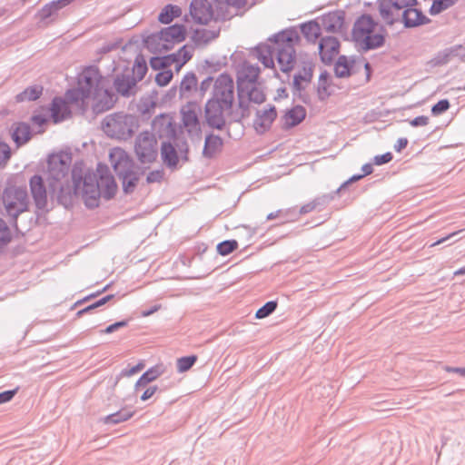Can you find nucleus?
Here are the masks:
<instances>
[{
	"mask_svg": "<svg viewBox=\"0 0 465 465\" xmlns=\"http://www.w3.org/2000/svg\"><path fill=\"white\" fill-rule=\"evenodd\" d=\"M109 82L103 77L98 69L87 67L78 76L77 88L69 90L66 98L70 101L91 100L97 112L108 110L113 105V95L108 91Z\"/></svg>",
	"mask_w": 465,
	"mask_h": 465,
	"instance_id": "nucleus-1",
	"label": "nucleus"
},
{
	"mask_svg": "<svg viewBox=\"0 0 465 465\" xmlns=\"http://www.w3.org/2000/svg\"><path fill=\"white\" fill-rule=\"evenodd\" d=\"M118 191V185L107 166L99 164L94 173H88L83 182L75 184V193L80 194L89 208L98 206L100 197L113 198Z\"/></svg>",
	"mask_w": 465,
	"mask_h": 465,
	"instance_id": "nucleus-2",
	"label": "nucleus"
},
{
	"mask_svg": "<svg viewBox=\"0 0 465 465\" xmlns=\"http://www.w3.org/2000/svg\"><path fill=\"white\" fill-rule=\"evenodd\" d=\"M352 37L362 49H373L383 45L384 30L370 15H362L354 24Z\"/></svg>",
	"mask_w": 465,
	"mask_h": 465,
	"instance_id": "nucleus-3",
	"label": "nucleus"
},
{
	"mask_svg": "<svg viewBox=\"0 0 465 465\" xmlns=\"http://www.w3.org/2000/svg\"><path fill=\"white\" fill-rule=\"evenodd\" d=\"M186 38V29L183 25H173L151 34L144 38L145 47L153 54H161L173 49Z\"/></svg>",
	"mask_w": 465,
	"mask_h": 465,
	"instance_id": "nucleus-4",
	"label": "nucleus"
},
{
	"mask_svg": "<svg viewBox=\"0 0 465 465\" xmlns=\"http://www.w3.org/2000/svg\"><path fill=\"white\" fill-rule=\"evenodd\" d=\"M1 201L6 214L14 219L29 211L30 198L24 185L7 183L2 192Z\"/></svg>",
	"mask_w": 465,
	"mask_h": 465,
	"instance_id": "nucleus-5",
	"label": "nucleus"
},
{
	"mask_svg": "<svg viewBox=\"0 0 465 465\" xmlns=\"http://www.w3.org/2000/svg\"><path fill=\"white\" fill-rule=\"evenodd\" d=\"M299 39L297 32L293 30L282 31L270 38V41L275 45L277 60L282 72L287 73L293 68L295 63L294 46L298 44Z\"/></svg>",
	"mask_w": 465,
	"mask_h": 465,
	"instance_id": "nucleus-6",
	"label": "nucleus"
},
{
	"mask_svg": "<svg viewBox=\"0 0 465 465\" xmlns=\"http://www.w3.org/2000/svg\"><path fill=\"white\" fill-rule=\"evenodd\" d=\"M138 127L134 116L114 114L106 116L102 123L103 131L111 138L127 140L131 138Z\"/></svg>",
	"mask_w": 465,
	"mask_h": 465,
	"instance_id": "nucleus-7",
	"label": "nucleus"
},
{
	"mask_svg": "<svg viewBox=\"0 0 465 465\" xmlns=\"http://www.w3.org/2000/svg\"><path fill=\"white\" fill-rule=\"evenodd\" d=\"M70 165L71 157L68 153H54L49 157L46 181L50 191L64 193V183L67 180Z\"/></svg>",
	"mask_w": 465,
	"mask_h": 465,
	"instance_id": "nucleus-8",
	"label": "nucleus"
},
{
	"mask_svg": "<svg viewBox=\"0 0 465 465\" xmlns=\"http://www.w3.org/2000/svg\"><path fill=\"white\" fill-rule=\"evenodd\" d=\"M134 153L143 164L153 163L158 156V142L153 134L144 132L137 137Z\"/></svg>",
	"mask_w": 465,
	"mask_h": 465,
	"instance_id": "nucleus-9",
	"label": "nucleus"
},
{
	"mask_svg": "<svg viewBox=\"0 0 465 465\" xmlns=\"http://www.w3.org/2000/svg\"><path fill=\"white\" fill-rule=\"evenodd\" d=\"M109 162L118 177L135 168L133 158L120 147L111 149Z\"/></svg>",
	"mask_w": 465,
	"mask_h": 465,
	"instance_id": "nucleus-10",
	"label": "nucleus"
},
{
	"mask_svg": "<svg viewBox=\"0 0 465 465\" xmlns=\"http://www.w3.org/2000/svg\"><path fill=\"white\" fill-rule=\"evenodd\" d=\"M233 81L228 74H221L214 83L212 99L223 102L225 107H232L233 103Z\"/></svg>",
	"mask_w": 465,
	"mask_h": 465,
	"instance_id": "nucleus-11",
	"label": "nucleus"
},
{
	"mask_svg": "<svg viewBox=\"0 0 465 465\" xmlns=\"http://www.w3.org/2000/svg\"><path fill=\"white\" fill-rule=\"evenodd\" d=\"M232 107H225L223 102L211 99L206 104L205 114L208 124L217 129L224 125V115L231 112Z\"/></svg>",
	"mask_w": 465,
	"mask_h": 465,
	"instance_id": "nucleus-12",
	"label": "nucleus"
},
{
	"mask_svg": "<svg viewBox=\"0 0 465 465\" xmlns=\"http://www.w3.org/2000/svg\"><path fill=\"white\" fill-rule=\"evenodd\" d=\"M260 69L251 60L244 61L237 70L238 90H247L252 84L259 83Z\"/></svg>",
	"mask_w": 465,
	"mask_h": 465,
	"instance_id": "nucleus-13",
	"label": "nucleus"
},
{
	"mask_svg": "<svg viewBox=\"0 0 465 465\" xmlns=\"http://www.w3.org/2000/svg\"><path fill=\"white\" fill-rule=\"evenodd\" d=\"M31 195L35 207L40 211H45L48 203V192L45 181L40 175H34L29 180Z\"/></svg>",
	"mask_w": 465,
	"mask_h": 465,
	"instance_id": "nucleus-14",
	"label": "nucleus"
},
{
	"mask_svg": "<svg viewBox=\"0 0 465 465\" xmlns=\"http://www.w3.org/2000/svg\"><path fill=\"white\" fill-rule=\"evenodd\" d=\"M277 117L274 106H269L258 110L253 120V128L258 134H264L272 127Z\"/></svg>",
	"mask_w": 465,
	"mask_h": 465,
	"instance_id": "nucleus-15",
	"label": "nucleus"
},
{
	"mask_svg": "<svg viewBox=\"0 0 465 465\" xmlns=\"http://www.w3.org/2000/svg\"><path fill=\"white\" fill-rule=\"evenodd\" d=\"M188 149L180 150L178 154L175 148L170 143H163L161 146V156L163 163L170 168H176L180 161H187Z\"/></svg>",
	"mask_w": 465,
	"mask_h": 465,
	"instance_id": "nucleus-16",
	"label": "nucleus"
},
{
	"mask_svg": "<svg viewBox=\"0 0 465 465\" xmlns=\"http://www.w3.org/2000/svg\"><path fill=\"white\" fill-rule=\"evenodd\" d=\"M190 14L193 19L200 24H208L213 17V7L208 0H193Z\"/></svg>",
	"mask_w": 465,
	"mask_h": 465,
	"instance_id": "nucleus-17",
	"label": "nucleus"
},
{
	"mask_svg": "<svg viewBox=\"0 0 465 465\" xmlns=\"http://www.w3.org/2000/svg\"><path fill=\"white\" fill-rule=\"evenodd\" d=\"M313 75V64L311 62H303L293 77V88L296 91L306 89L312 82Z\"/></svg>",
	"mask_w": 465,
	"mask_h": 465,
	"instance_id": "nucleus-18",
	"label": "nucleus"
},
{
	"mask_svg": "<svg viewBox=\"0 0 465 465\" xmlns=\"http://www.w3.org/2000/svg\"><path fill=\"white\" fill-rule=\"evenodd\" d=\"M198 105L195 103H188L181 109L182 122L188 132L199 130Z\"/></svg>",
	"mask_w": 465,
	"mask_h": 465,
	"instance_id": "nucleus-19",
	"label": "nucleus"
},
{
	"mask_svg": "<svg viewBox=\"0 0 465 465\" xmlns=\"http://www.w3.org/2000/svg\"><path fill=\"white\" fill-rule=\"evenodd\" d=\"M248 59L252 63L255 60L261 62L265 68H273L274 66L272 48L266 44H261L252 49L249 54Z\"/></svg>",
	"mask_w": 465,
	"mask_h": 465,
	"instance_id": "nucleus-20",
	"label": "nucleus"
},
{
	"mask_svg": "<svg viewBox=\"0 0 465 465\" xmlns=\"http://www.w3.org/2000/svg\"><path fill=\"white\" fill-rule=\"evenodd\" d=\"M340 43L335 37H324L319 45L322 62L331 63L339 54Z\"/></svg>",
	"mask_w": 465,
	"mask_h": 465,
	"instance_id": "nucleus-21",
	"label": "nucleus"
},
{
	"mask_svg": "<svg viewBox=\"0 0 465 465\" xmlns=\"http://www.w3.org/2000/svg\"><path fill=\"white\" fill-rule=\"evenodd\" d=\"M306 116L305 109L301 105H296L285 112L282 117V124L284 129L292 128L301 124Z\"/></svg>",
	"mask_w": 465,
	"mask_h": 465,
	"instance_id": "nucleus-22",
	"label": "nucleus"
},
{
	"mask_svg": "<svg viewBox=\"0 0 465 465\" xmlns=\"http://www.w3.org/2000/svg\"><path fill=\"white\" fill-rule=\"evenodd\" d=\"M65 97V100L62 98H54L51 105L52 119L54 124H57L70 115V109L68 106L69 103H74Z\"/></svg>",
	"mask_w": 465,
	"mask_h": 465,
	"instance_id": "nucleus-23",
	"label": "nucleus"
},
{
	"mask_svg": "<svg viewBox=\"0 0 465 465\" xmlns=\"http://www.w3.org/2000/svg\"><path fill=\"white\" fill-rule=\"evenodd\" d=\"M402 18L407 27H415L430 22V19L421 11L411 7L403 12Z\"/></svg>",
	"mask_w": 465,
	"mask_h": 465,
	"instance_id": "nucleus-24",
	"label": "nucleus"
},
{
	"mask_svg": "<svg viewBox=\"0 0 465 465\" xmlns=\"http://www.w3.org/2000/svg\"><path fill=\"white\" fill-rule=\"evenodd\" d=\"M119 179L122 182L123 191L125 193H132L134 191V189L136 188V186L139 183L140 177H139L137 169L135 167L133 170L127 172L126 173L121 175L119 177Z\"/></svg>",
	"mask_w": 465,
	"mask_h": 465,
	"instance_id": "nucleus-25",
	"label": "nucleus"
},
{
	"mask_svg": "<svg viewBox=\"0 0 465 465\" xmlns=\"http://www.w3.org/2000/svg\"><path fill=\"white\" fill-rule=\"evenodd\" d=\"M223 140L216 135H209L205 139L203 155L206 157H213L219 153L222 152L223 149Z\"/></svg>",
	"mask_w": 465,
	"mask_h": 465,
	"instance_id": "nucleus-26",
	"label": "nucleus"
},
{
	"mask_svg": "<svg viewBox=\"0 0 465 465\" xmlns=\"http://www.w3.org/2000/svg\"><path fill=\"white\" fill-rule=\"evenodd\" d=\"M12 137L18 146L27 143L31 138L29 125L24 123L16 124L14 127Z\"/></svg>",
	"mask_w": 465,
	"mask_h": 465,
	"instance_id": "nucleus-27",
	"label": "nucleus"
},
{
	"mask_svg": "<svg viewBox=\"0 0 465 465\" xmlns=\"http://www.w3.org/2000/svg\"><path fill=\"white\" fill-rule=\"evenodd\" d=\"M43 90L40 84L28 86L15 96V101L18 103L35 101L42 95Z\"/></svg>",
	"mask_w": 465,
	"mask_h": 465,
	"instance_id": "nucleus-28",
	"label": "nucleus"
},
{
	"mask_svg": "<svg viewBox=\"0 0 465 465\" xmlns=\"http://www.w3.org/2000/svg\"><path fill=\"white\" fill-rule=\"evenodd\" d=\"M242 95H245L250 101L262 104L265 101V94L261 86L260 83L252 84L247 90H239Z\"/></svg>",
	"mask_w": 465,
	"mask_h": 465,
	"instance_id": "nucleus-29",
	"label": "nucleus"
},
{
	"mask_svg": "<svg viewBox=\"0 0 465 465\" xmlns=\"http://www.w3.org/2000/svg\"><path fill=\"white\" fill-rule=\"evenodd\" d=\"M193 56V50L187 45H183L178 50L177 53L171 54L173 64H176V71L179 72L181 68L189 61Z\"/></svg>",
	"mask_w": 465,
	"mask_h": 465,
	"instance_id": "nucleus-30",
	"label": "nucleus"
},
{
	"mask_svg": "<svg viewBox=\"0 0 465 465\" xmlns=\"http://www.w3.org/2000/svg\"><path fill=\"white\" fill-rule=\"evenodd\" d=\"M181 14L182 10L179 6L168 5L162 10L158 19L162 24H170L174 18L179 17Z\"/></svg>",
	"mask_w": 465,
	"mask_h": 465,
	"instance_id": "nucleus-31",
	"label": "nucleus"
},
{
	"mask_svg": "<svg viewBox=\"0 0 465 465\" xmlns=\"http://www.w3.org/2000/svg\"><path fill=\"white\" fill-rule=\"evenodd\" d=\"M134 411L127 409H122L114 413L107 415L104 419L105 424H118L128 420L134 416Z\"/></svg>",
	"mask_w": 465,
	"mask_h": 465,
	"instance_id": "nucleus-32",
	"label": "nucleus"
},
{
	"mask_svg": "<svg viewBox=\"0 0 465 465\" xmlns=\"http://www.w3.org/2000/svg\"><path fill=\"white\" fill-rule=\"evenodd\" d=\"M392 6H395L392 3H382L380 5L381 15L389 25H392L400 17V12L396 13L393 8H391Z\"/></svg>",
	"mask_w": 465,
	"mask_h": 465,
	"instance_id": "nucleus-33",
	"label": "nucleus"
},
{
	"mask_svg": "<svg viewBox=\"0 0 465 465\" xmlns=\"http://www.w3.org/2000/svg\"><path fill=\"white\" fill-rule=\"evenodd\" d=\"M161 374L162 371L159 370V367L150 368L138 379L135 388L146 386L149 382L156 380Z\"/></svg>",
	"mask_w": 465,
	"mask_h": 465,
	"instance_id": "nucleus-34",
	"label": "nucleus"
},
{
	"mask_svg": "<svg viewBox=\"0 0 465 465\" xmlns=\"http://www.w3.org/2000/svg\"><path fill=\"white\" fill-rule=\"evenodd\" d=\"M353 62L345 56H341L335 64V74L339 77L350 75Z\"/></svg>",
	"mask_w": 465,
	"mask_h": 465,
	"instance_id": "nucleus-35",
	"label": "nucleus"
},
{
	"mask_svg": "<svg viewBox=\"0 0 465 465\" xmlns=\"http://www.w3.org/2000/svg\"><path fill=\"white\" fill-rule=\"evenodd\" d=\"M303 35L309 41H315L321 35V28L316 22H309L302 26Z\"/></svg>",
	"mask_w": 465,
	"mask_h": 465,
	"instance_id": "nucleus-36",
	"label": "nucleus"
},
{
	"mask_svg": "<svg viewBox=\"0 0 465 465\" xmlns=\"http://www.w3.org/2000/svg\"><path fill=\"white\" fill-rule=\"evenodd\" d=\"M217 36L215 31L207 30L205 28L196 29L193 35V40L196 44H206Z\"/></svg>",
	"mask_w": 465,
	"mask_h": 465,
	"instance_id": "nucleus-37",
	"label": "nucleus"
},
{
	"mask_svg": "<svg viewBox=\"0 0 465 465\" xmlns=\"http://www.w3.org/2000/svg\"><path fill=\"white\" fill-rule=\"evenodd\" d=\"M147 73V64L143 55H138L135 58L133 75L134 79L142 80Z\"/></svg>",
	"mask_w": 465,
	"mask_h": 465,
	"instance_id": "nucleus-38",
	"label": "nucleus"
},
{
	"mask_svg": "<svg viewBox=\"0 0 465 465\" xmlns=\"http://www.w3.org/2000/svg\"><path fill=\"white\" fill-rule=\"evenodd\" d=\"M457 2L458 0H434L430 8V14L432 15H439L453 6Z\"/></svg>",
	"mask_w": 465,
	"mask_h": 465,
	"instance_id": "nucleus-39",
	"label": "nucleus"
},
{
	"mask_svg": "<svg viewBox=\"0 0 465 465\" xmlns=\"http://www.w3.org/2000/svg\"><path fill=\"white\" fill-rule=\"evenodd\" d=\"M197 85V78L193 74H187L184 75L183 79L180 84V94L181 96L184 95L186 93H190L192 90L195 89Z\"/></svg>",
	"mask_w": 465,
	"mask_h": 465,
	"instance_id": "nucleus-40",
	"label": "nucleus"
},
{
	"mask_svg": "<svg viewBox=\"0 0 465 465\" xmlns=\"http://www.w3.org/2000/svg\"><path fill=\"white\" fill-rule=\"evenodd\" d=\"M197 356L196 355H191V356H184L181 357L177 360V371L179 372H185L189 371L193 365L196 362Z\"/></svg>",
	"mask_w": 465,
	"mask_h": 465,
	"instance_id": "nucleus-41",
	"label": "nucleus"
},
{
	"mask_svg": "<svg viewBox=\"0 0 465 465\" xmlns=\"http://www.w3.org/2000/svg\"><path fill=\"white\" fill-rule=\"evenodd\" d=\"M238 248V242L235 240H228L220 242L217 245V252L219 254L225 256L232 253Z\"/></svg>",
	"mask_w": 465,
	"mask_h": 465,
	"instance_id": "nucleus-42",
	"label": "nucleus"
},
{
	"mask_svg": "<svg viewBox=\"0 0 465 465\" xmlns=\"http://www.w3.org/2000/svg\"><path fill=\"white\" fill-rule=\"evenodd\" d=\"M12 240V232L7 223L0 218V246L5 245Z\"/></svg>",
	"mask_w": 465,
	"mask_h": 465,
	"instance_id": "nucleus-43",
	"label": "nucleus"
},
{
	"mask_svg": "<svg viewBox=\"0 0 465 465\" xmlns=\"http://www.w3.org/2000/svg\"><path fill=\"white\" fill-rule=\"evenodd\" d=\"M151 67L154 70H160L173 64L171 54L163 57H153L150 60Z\"/></svg>",
	"mask_w": 465,
	"mask_h": 465,
	"instance_id": "nucleus-44",
	"label": "nucleus"
},
{
	"mask_svg": "<svg viewBox=\"0 0 465 465\" xmlns=\"http://www.w3.org/2000/svg\"><path fill=\"white\" fill-rule=\"evenodd\" d=\"M277 305H278V303L275 301H271V302H266L262 308H260L256 312V313H255L256 318L263 319V318L268 317L272 312H273L275 311V309L277 308Z\"/></svg>",
	"mask_w": 465,
	"mask_h": 465,
	"instance_id": "nucleus-45",
	"label": "nucleus"
},
{
	"mask_svg": "<svg viewBox=\"0 0 465 465\" xmlns=\"http://www.w3.org/2000/svg\"><path fill=\"white\" fill-rule=\"evenodd\" d=\"M69 3L68 0H57L50 3L49 5H46L43 9L42 12L44 15L48 16L52 13L56 12L57 10L63 8Z\"/></svg>",
	"mask_w": 465,
	"mask_h": 465,
	"instance_id": "nucleus-46",
	"label": "nucleus"
},
{
	"mask_svg": "<svg viewBox=\"0 0 465 465\" xmlns=\"http://www.w3.org/2000/svg\"><path fill=\"white\" fill-rule=\"evenodd\" d=\"M164 180V171L163 169H156L151 171L146 175L147 183H160Z\"/></svg>",
	"mask_w": 465,
	"mask_h": 465,
	"instance_id": "nucleus-47",
	"label": "nucleus"
},
{
	"mask_svg": "<svg viewBox=\"0 0 465 465\" xmlns=\"http://www.w3.org/2000/svg\"><path fill=\"white\" fill-rule=\"evenodd\" d=\"M173 79V72L171 70H164L158 73L155 76V82L160 86L167 85Z\"/></svg>",
	"mask_w": 465,
	"mask_h": 465,
	"instance_id": "nucleus-48",
	"label": "nucleus"
},
{
	"mask_svg": "<svg viewBox=\"0 0 465 465\" xmlns=\"http://www.w3.org/2000/svg\"><path fill=\"white\" fill-rule=\"evenodd\" d=\"M450 108V102L447 99H442L434 104L431 108L433 115H440Z\"/></svg>",
	"mask_w": 465,
	"mask_h": 465,
	"instance_id": "nucleus-49",
	"label": "nucleus"
},
{
	"mask_svg": "<svg viewBox=\"0 0 465 465\" xmlns=\"http://www.w3.org/2000/svg\"><path fill=\"white\" fill-rule=\"evenodd\" d=\"M11 156V151L8 144L0 143V166L5 164Z\"/></svg>",
	"mask_w": 465,
	"mask_h": 465,
	"instance_id": "nucleus-50",
	"label": "nucleus"
},
{
	"mask_svg": "<svg viewBox=\"0 0 465 465\" xmlns=\"http://www.w3.org/2000/svg\"><path fill=\"white\" fill-rule=\"evenodd\" d=\"M329 79V74L327 73H322L320 75L319 83H318V90L321 95L328 94V86L327 82Z\"/></svg>",
	"mask_w": 465,
	"mask_h": 465,
	"instance_id": "nucleus-51",
	"label": "nucleus"
},
{
	"mask_svg": "<svg viewBox=\"0 0 465 465\" xmlns=\"http://www.w3.org/2000/svg\"><path fill=\"white\" fill-rule=\"evenodd\" d=\"M395 6H392L396 13H399L401 9L404 7H411L415 5L416 0H391Z\"/></svg>",
	"mask_w": 465,
	"mask_h": 465,
	"instance_id": "nucleus-52",
	"label": "nucleus"
},
{
	"mask_svg": "<svg viewBox=\"0 0 465 465\" xmlns=\"http://www.w3.org/2000/svg\"><path fill=\"white\" fill-rule=\"evenodd\" d=\"M18 388H15V390L5 391L3 392H0V404L10 401L16 394Z\"/></svg>",
	"mask_w": 465,
	"mask_h": 465,
	"instance_id": "nucleus-53",
	"label": "nucleus"
},
{
	"mask_svg": "<svg viewBox=\"0 0 465 465\" xmlns=\"http://www.w3.org/2000/svg\"><path fill=\"white\" fill-rule=\"evenodd\" d=\"M392 160V154L391 153H386L384 154L377 155L374 157V163L376 165H381L383 163H387Z\"/></svg>",
	"mask_w": 465,
	"mask_h": 465,
	"instance_id": "nucleus-54",
	"label": "nucleus"
},
{
	"mask_svg": "<svg viewBox=\"0 0 465 465\" xmlns=\"http://www.w3.org/2000/svg\"><path fill=\"white\" fill-rule=\"evenodd\" d=\"M110 298H111V296H106V297H104L103 299L99 300L98 302H94L93 304H90L87 308L80 311L78 312V315H81L84 312H89V311H91L93 309H95V308L104 304Z\"/></svg>",
	"mask_w": 465,
	"mask_h": 465,
	"instance_id": "nucleus-55",
	"label": "nucleus"
},
{
	"mask_svg": "<svg viewBox=\"0 0 465 465\" xmlns=\"http://www.w3.org/2000/svg\"><path fill=\"white\" fill-rule=\"evenodd\" d=\"M429 124V118L424 115L418 116L411 121V124L414 127L425 126Z\"/></svg>",
	"mask_w": 465,
	"mask_h": 465,
	"instance_id": "nucleus-56",
	"label": "nucleus"
},
{
	"mask_svg": "<svg viewBox=\"0 0 465 465\" xmlns=\"http://www.w3.org/2000/svg\"><path fill=\"white\" fill-rule=\"evenodd\" d=\"M156 391H157V386H151V387L147 388L142 394L141 400L142 401L149 400L151 397L153 396V394L156 392Z\"/></svg>",
	"mask_w": 465,
	"mask_h": 465,
	"instance_id": "nucleus-57",
	"label": "nucleus"
},
{
	"mask_svg": "<svg viewBox=\"0 0 465 465\" xmlns=\"http://www.w3.org/2000/svg\"><path fill=\"white\" fill-rule=\"evenodd\" d=\"M127 322H114V324L108 326L104 331V332H106V333H110L121 327H124L127 325Z\"/></svg>",
	"mask_w": 465,
	"mask_h": 465,
	"instance_id": "nucleus-58",
	"label": "nucleus"
},
{
	"mask_svg": "<svg viewBox=\"0 0 465 465\" xmlns=\"http://www.w3.org/2000/svg\"><path fill=\"white\" fill-rule=\"evenodd\" d=\"M443 370L447 372H453V373H458V374H460L461 376H464L465 377V368H462V367H450V366H444L443 367Z\"/></svg>",
	"mask_w": 465,
	"mask_h": 465,
	"instance_id": "nucleus-59",
	"label": "nucleus"
},
{
	"mask_svg": "<svg viewBox=\"0 0 465 465\" xmlns=\"http://www.w3.org/2000/svg\"><path fill=\"white\" fill-rule=\"evenodd\" d=\"M362 171H363V173L361 175H359V176H356V177H353V180H358L365 175H368V174H371L373 171V168H372V165L370 164V163H367L365 165L362 166Z\"/></svg>",
	"mask_w": 465,
	"mask_h": 465,
	"instance_id": "nucleus-60",
	"label": "nucleus"
},
{
	"mask_svg": "<svg viewBox=\"0 0 465 465\" xmlns=\"http://www.w3.org/2000/svg\"><path fill=\"white\" fill-rule=\"evenodd\" d=\"M47 122L46 118L42 115H34L32 117V123L38 126L44 125Z\"/></svg>",
	"mask_w": 465,
	"mask_h": 465,
	"instance_id": "nucleus-61",
	"label": "nucleus"
},
{
	"mask_svg": "<svg viewBox=\"0 0 465 465\" xmlns=\"http://www.w3.org/2000/svg\"><path fill=\"white\" fill-rule=\"evenodd\" d=\"M408 144V140L406 138H400L396 144L394 145V148L397 152H401L403 148H405Z\"/></svg>",
	"mask_w": 465,
	"mask_h": 465,
	"instance_id": "nucleus-62",
	"label": "nucleus"
},
{
	"mask_svg": "<svg viewBox=\"0 0 465 465\" xmlns=\"http://www.w3.org/2000/svg\"><path fill=\"white\" fill-rule=\"evenodd\" d=\"M461 232V231H457V232H451V233L448 234L447 236H445V237H443V238H441V239L438 240L437 242H433V243L430 245V247H434V246H437V245H439V244H440V243L444 242L445 241H447V240L450 239L451 237H453L454 235L458 234V233H459V232Z\"/></svg>",
	"mask_w": 465,
	"mask_h": 465,
	"instance_id": "nucleus-63",
	"label": "nucleus"
},
{
	"mask_svg": "<svg viewBox=\"0 0 465 465\" xmlns=\"http://www.w3.org/2000/svg\"><path fill=\"white\" fill-rule=\"evenodd\" d=\"M115 88L119 93L125 94L128 92V88L124 87L118 80L115 81Z\"/></svg>",
	"mask_w": 465,
	"mask_h": 465,
	"instance_id": "nucleus-64",
	"label": "nucleus"
}]
</instances>
